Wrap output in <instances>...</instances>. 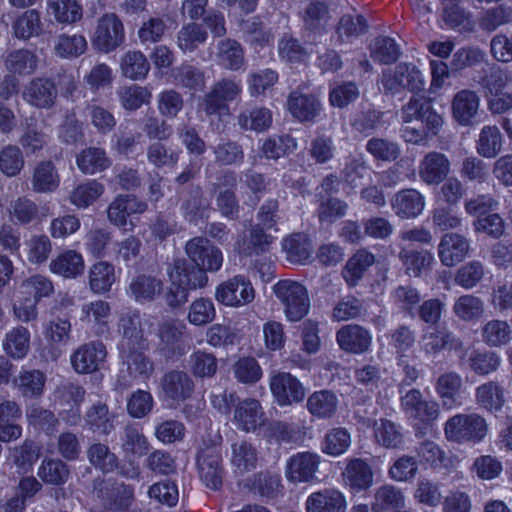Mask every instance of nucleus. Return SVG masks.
Instances as JSON below:
<instances>
[{"instance_id":"obj_1","label":"nucleus","mask_w":512,"mask_h":512,"mask_svg":"<svg viewBox=\"0 0 512 512\" xmlns=\"http://www.w3.org/2000/svg\"><path fill=\"white\" fill-rule=\"evenodd\" d=\"M184 250L190 262L184 258H177L172 263L184 267L183 270L188 274L192 271L200 272L203 284L207 285V272H216L222 266L223 255L221 250L203 236H196L187 241Z\"/></svg>"},{"instance_id":"obj_2","label":"nucleus","mask_w":512,"mask_h":512,"mask_svg":"<svg viewBox=\"0 0 512 512\" xmlns=\"http://www.w3.org/2000/svg\"><path fill=\"white\" fill-rule=\"evenodd\" d=\"M273 293L282 305L288 321H300L308 314L311 305L310 297L302 283L290 279L280 280L274 284Z\"/></svg>"},{"instance_id":"obj_3","label":"nucleus","mask_w":512,"mask_h":512,"mask_svg":"<svg viewBox=\"0 0 512 512\" xmlns=\"http://www.w3.org/2000/svg\"><path fill=\"white\" fill-rule=\"evenodd\" d=\"M183 268L181 265L170 263L166 270L170 285L165 293V301L171 309L185 305L189 300L190 291L206 286L200 272L192 271L188 274Z\"/></svg>"},{"instance_id":"obj_4","label":"nucleus","mask_w":512,"mask_h":512,"mask_svg":"<svg viewBox=\"0 0 512 512\" xmlns=\"http://www.w3.org/2000/svg\"><path fill=\"white\" fill-rule=\"evenodd\" d=\"M487 430L485 418L477 413L457 414L449 418L444 427L446 438L457 443L479 442Z\"/></svg>"},{"instance_id":"obj_5","label":"nucleus","mask_w":512,"mask_h":512,"mask_svg":"<svg viewBox=\"0 0 512 512\" xmlns=\"http://www.w3.org/2000/svg\"><path fill=\"white\" fill-rule=\"evenodd\" d=\"M196 460L199 475L204 484L210 489H219L222 486L224 474L220 445L204 442Z\"/></svg>"},{"instance_id":"obj_6","label":"nucleus","mask_w":512,"mask_h":512,"mask_svg":"<svg viewBox=\"0 0 512 512\" xmlns=\"http://www.w3.org/2000/svg\"><path fill=\"white\" fill-rule=\"evenodd\" d=\"M381 84L386 93H399L404 89L421 90L424 85L420 70L413 64L400 63L383 72Z\"/></svg>"},{"instance_id":"obj_7","label":"nucleus","mask_w":512,"mask_h":512,"mask_svg":"<svg viewBox=\"0 0 512 512\" xmlns=\"http://www.w3.org/2000/svg\"><path fill=\"white\" fill-rule=\"evenodd\" d=\"M124 39V26L116 14L106 13L98 20L92 40L97 50L104 53L114 51Z\"/></svg>"},{"instance_id":"obj_8","label":"nucleus","mask_w":512,"mask_h":512,"mask_svg":"<svg viewBox=\"0 0 512 512\" xmlns=\"http://www.w3.org/2000/svg\"><path fill=\"white\" fill-rule=\"evenodd\" d=\"M215 298L225 306L240 307L254 300L255 290L249 279L237 275L216 288Z\"/></svg>"},{"instance_id":"obj_9","label":"nucleus","mask_w":512,"mask_h":512,"mask_svg":"<svg viewBox=\"0 0 512 512\" xmlns=\"http://www.w3.org/2000/svg\"><path fill=\"white\" fill-rule=\"evenodd\" d=\"M242 88L239 82L231 78H223L213 84L211 90L204 96L202 107L206 115L218 114L227 107L226 102L234 101Z\"/></svg>"},{"instance_id":"obj_10","label":"nucleus","mask_w":512,"mask_h":512,"mask_svg":"<svg viewBox=\"0 0 512 512\" xmlns=\"http://www.w3.org/2000/svg\"><path fill=\"white\" fill-rule=\"evenodd\" d=\"M160 388L165 401L179 404L192 396L195 385L187 372L171 370L162 376Z\"/></svg>"},{"instance_id":"obj_11","label":"nucleus","mask_w":512,"mask_h":512,"mask_svg":"<svg viewBox=\"0 0 512 512\" xmlns=\"http://www.w3.org/2000/svg\"><path fill=\"white\" fill-rule=\"evenodd\" d=\"M320 462L321 458L316 453H297L288 459L285 477L293 484L313 482L317 480Z\"/></svg>"},{"instance_id":"obj_12","label":"nucleus","mask_w":512,"mask_h":512,"mask_svg":"<svg viewBox=\"0 0 512 512\" xmlns=\"http://www.w3.org/2000/svg\"><path fill=\"white\" fill-rule=\"evenodd\" d=\"M404 122L419 120L435 135L442 126V117L434 111L431 101L424 96H413L401 109Z\"/></svg>"},{"instance_id":"obj_13","label":"nucleus","mask_w":512,"mask_h":512,"mask_svg":"<svg viewBox=\"0 0 512 512\" xmlns=\"http://www.w3.org/2000/svg\"><path fill=\"white\" fill-rule=\"evenodd\" d=\"M419 346L426 357L435 359L445 349L462 350L463 342L452 331L442 328L425 331L420 337Z\"/></svg>"},{"instance_id":"obj_14","label":"nucleus","mask_w":512,"mask_h":512,"mask_svg":"<svg viewBox=\"0 0 512 512\" xmlns=\"http://www.w3.org/2000/svg\"><path fill=\"white\" fill-rule=\"evenodd\" d=\"M107 356L105 345L92 341L81 345L71 355V365L80 374H88L100 369Z\"/></svg>"},{"instance_id":"obj_15","label":"nucleus","mask_w":512,"mask_h":512,"mask_svg":"<svg viewBox=\"0 0 512 512\" xmlns=\"http://www.w3.org/2000/svg\"><path fill=\"white\" fill-rule=\"evenodd\" d=\"M118 332L121 335L119 351L130 349H147L148 340L144 333V325L137 313L123 315L119 319Z\"/></svg>"},{"instance_id":"obj_16","label":"nucleus","mask_w":512,"mask_h":512,"mask_svg":"<svg viewBox=\"0 0 512 512\" xmlns=\"http://www.w3.org/2000/svg\"><path fill=\"white\" fill-rule=\"evenodd\" d=\"M451 172L449 158L441 152L430 151L424 155L418 165L420 180L426 185L441 184Z\"/></svg>"},{"instance_id":"obj_17","label":"nucleus","mask_w":512,"mask_h":512,"mask_svg":"<svg viewBox=\"0 0 512 512\" xmlns=\"http://www.w3.org/2000/svg\"><path fill=\"white\" fill-rule=\"evenodd\" d=\"M270 389L280 406L300 403L305 397L302 383L290 373H279L271 378Z\"/></svg>"},{"instance_id":"obj_18","label":"nucleus","mask_w":512,"mask_h":512,"mask_svg":"<svg viewBox=\"0 0 512 512\" xmlns=\"http://www.w3.org/2000/svg\"><path fill=\"white\" fill-rule=\"evenodd\" d=\"M265 413L260 402L254 398H246L235 405L233 423L246 433L255 432L264 424Z\"/></svg>"},{"instance_id":"obj_19","label":"nucleus","mask_w":512,"mask_h":512,"mask_svg":"<svg viewBox=\"0 0 512 512\" xmlns=\"http://www.w3.org/2000/svg\"><path fill=\"white\" fill-rule=\"evenodd\" d=\"M390 205L394 214L400 219H414L423 212L426 200L417 189L406 188L393 195Z\"/></svg>"},{"instance_id":"obj_20","label":"nucleus","mask_w":512,"mask_h":512,"mask_svg":"<svg viewBox=\"0 0 512 512\" xmlns=\"http://www.w3.org/2000/svg\"><path fill=\"white\" fill-rule=\"evenodd\" d=\"M346 498L335 488H324L311 493L305 502L306 512H345Z\"/></svg>"},{"instance_id":"obj_21","label":"nucleus","mask_w":512,"mask_h":512,"mask_svg":"<svg viewBox=\"0 0 512 512\" xmlns=\"http://www.w3.org/2000/svg\"><path fill=\"white\" fill-rule=\"evenodd\" d=\"M336 339L342 350L353 354L368 351L372 342L369 331L356 324H349L340 328L336 334Z\"/></svg>"},{"instance_id":"obj_22","label":"nucleus","mask_w":512,"mask_h":512,"mask_svg":"<svg viewBox=\"0 0 512 512\" xmlns=\"http://www.w3.org/2000/svg\"><path fill=\"white\" fill-rule=\"evenodd\" d=\"M479 106L478 94L473 90L463 89L458 91L452 99V115L460 125H472L478 115Z\"/></svg>"},{"instance_id":"obj_23","label":"nucleus","mask_w":512,"mask_h":512,"mask_svg":"<svg viewBox=\"0 0 512 512\" xmlns=\"http://www.w3.org/2000/svg\"><path fill=\"white\" fill-rule=\"evenodd\" d=\"M55 84L47 78L32 79L23 90V98L38 108H50L57 98Z\"/></svg>"},{"instance_id":"obj_24","label":"nucleus","mask_w":512,"mask_h":512,"mask_svg":"<svg viewBox=\"0 0 512 512\" xmlns=\"http://www.w3.org/2000/svg\"><path fill=\"white\" fill-rule=\"evenodd\" d=\"M288 108L293 117L299 121L310 122L319 115L321 104L315 95L305 93L299 87L290 93Z\"/></svg>"},{"instance_id":"obj_25","label":"nucleus","mask_w":512,"mask_h":512,"mask_svg":"<svg viewBox=\"0 0 512 512\" xmlns=\"http://www.w3.org/2000/svg\"><path fill=\"white\" fill-rule=\"evenodd\" d=\"M468 251V240L456 233L445 234L438 245L440 261L447 267H452L461 262L468 254Z\"/></svg>"},{"instance_id":"obj_26","label":"nucleus","mask_w":512,"mask_h":512,"mask_svg":"<svg viewBox=\"0 0 512 512\" xmlns=\"http://www.w3.org/2000/svg\"><path fill=\"white\" fill-rule=\"evenodd\" d=\"M10 220L20 226H28L41 221L39 206L27 196L12 199L7 207Z\"/></svg>"},{"instance_id":"obj_27","label":"nucleus","mask_w":512,"mask_h":512,"mask_svg":"<svg viewBox=\"0 0 512 512\" xmlns=\"http://www.w3.org/2000/svg\"><path fill=\"white\" fill-rule=\"evenodd\" d=\"M186 326L176 320H164L158 328L160 349L167 355L183 352V337Z\"/></svg>"},{"instance_id":"obj_28","label":"nucleus","mask_w":512,"mask_h":512,"mask_svg":"<svg viewBox=\"0 0 512 512\" xmlns=\"http://www.w3.org/2000/svg\"><path fill=\"white\" fill-rule=\"evenodd\" d=\"M164 283L152 275L140 274L129 285L130 295L139 303L154 301L163 292Z\"/></svg>"},{"instance_id":"obj_29","label":"nucleus","mask_w":512,"mask_h":512,"mask_svg":"<svg viewBox=\"0 0 512 512\" xmlns=\"http://www.w3.org/2000/svg\"><path fill=\"white\" fill-rule=\"evenodd\" d=\"M476 404L491 413L502 410L505 404L504 388L496 381H487L475 389Z\"/></svg>"},{"instance_id":"obj_30","label":"nucleus","mask_w":512,"mask_h":512,"mask_svg":"<svg viewBox=\"0 0 512 512\" xmlns=\"http://www.w3.org/2000/svg\"><path fill=\"white\" fill-rule=\"evenodd\" d=\"M115 418L107 404L101 401L92 404L84 416L86 425L100 435H109L115 429Z\"/></svg>"},{"instance_id":"obj_31","label":"nucleus","mask_w":512,"mask_h":512,"mask_svg":"<svg viewBox=\"0 0 512 512\" xmlns=\"http://www.w3.org/2000/svg\"><path fill=\"white\" fill-rule=\"evenodd\" d=\"M71 324L66 319L57 318L48 323L46 327V338L50 347L44 349V356L47 360L56 361L62 354V350L55 345L65 344L70 338Z\"/></svg>"},{"instance_id":"obj_32","label":"nucleus","mask_w":512,"mask_h":512,"mask_svg":"<svg viewBox=\"0 0 512 512\" xmlns=\"http://www.w3.org/2000/svg\"><path fill=\"white\" fill-rule=\"evenodd\" d=\"M338 407V398L331 390L315 391L309 395L306 408L308 412L317 419L332 418Z\"/></svg>"},{"instance_id":"obj_33","label":"nucleus","mask_w":512,"mask_h":512,"mask_svg":"<svg viewBox=\"0 0 512 512\" xmlns=\"http://www.w3.org/2000/svg\"><path fill=\"white\" fill-rule=\"evenodd\" d=\"M345 483L353 490L368 489L373 482V472L367 462L354 458L348 461L343 472Z\"/></svg>"},{"instance_id":"obj_34","label":"nucleus","mask_w":512,"mask_h":512,"mask_svg":"<svg viewBox=\"0 0 512 512\" xmlns=\"http://www.w3.org/2000/svg\"><path fill=\"white\" fill-rule=\"evenodd\" d=\"M181 210L184 218L193 224L209 217L210 203L199 186L191 189L181 204Z\"/></svg>"},{"instance_id":"obj_35","label":"nucleus","mask_w":512,"mask_h":512,"mask_svg":"<svg viewBox=\"0 0 512 512\" xmlns=\"http://www.w3.org/2000/svg\"><path fill=\"white\" fill-rule=\"evenodd\" d=\"M230 462L240 474L254 470L258 463V451L246 440L236 441L231 445Z\"/></svg>"},{"instance_id":"obj_36","label":"nucleus","mask_w":512,"mask_h":512,"mask_svg":"<svg viewBox=\"0 0 512 512\" xmlns=\"http://www.w3.org/2000/svg\"><path fill=\"white\" fill-rule=\"evenodd\" d=\"M462 385V378L456 372H446L438 377L435 389L444 407L451 409L459 404Z\"/></svg>"},{"instance_id":"obj_37","label":"nucleus","mask_w":512,"mask_h":512,"mask_svg":"<svg viewBox=\"0 0 512 512\" xmlns=\"http://www.w3.org/2000/svg\"><path fill=\"white\" fill-rule=\"evenodd\" d=\"M30 332L24 326H17L6 333L2 348L7 356L20 360L26 357L30 350Z\"/></svg>"},{"instance_id":"obj_38","label":"nucleus","mask_w":512,"mask_h":512,"mask_svg":"<svg viewBox=\"0 0 512 512\" xmlns=\"http://www.w3.org/2000/svg\"><path fill=\"white\" fill-rule=\"evenodd\" d=\"M50 270L64 278H75L84 271V260L75 250H66L50 262Z\"/></svg>"},{"instance_id":"obj_39","label":"nucleus","mask_w":512,"mask_h":512,"mask_svg":"<svg viewBox=\"0 0 512 512\" xmlns=\"http://www.w3.org/2000/svg\"><path fill=\"white\" fill-rule=\"evenodd\" d=\"M45 382V374L37 369L22 370L13 380L14 386L26 398L40 397L43 394Z\"/></svg>"},{"instance_id":"obj_40","label":"nucleus","mask_w":512,"mask_h":512,"mask_svg":"<svg viewBox=\"0 0 512 512\" xmlns=\"http://www.w3.org/2000/svg\"><path fill=\"white\" fill-rule=\"evenodd\" d=\"M76 163L84 174L93 175L109 168L111 160L107 157L104 149L89 147L77 155Z\"/></svg>"},{"instance_id":"obj_41","label":"nucleus","mask_w":512,"mask_h":512,"mask_svg":"<svg viewBox=\"0 0 512 512\" xmlns=\"http://www.w3.org/2000/svg\"><path fill=\"white\" fill-rule=\"evenodd\" d=\"M87 47L88 44L83 35L62 33L55 38L53 50L60 58L73 59L84 54Z\"/></svg>"},{"instance_id":"obj_42","label":"nucleus","mask_w":512,"mask_h":512,"mask_svg":"<svg viewBox=\"0 0 512 512\" xmlns=\"http://www.w3.org/2000/svg\"><path fill=\"white\" fill-rule=\"evenodd\" d=\"M12 29L18 39L28 40L39 36L43 30L40 13L36 9L26 10L14 20Z\"/></svg>"},{"instance_id":"obj_43","label":"nucleus","mask_w":512,"mask_h":512,"mask_svg":"<svg viewBox=\"0 0 512 512\" xmlns=\"http://www.w3.org/2000/svg\"><path fill=\"white\" fill-rule=\"evenodd\" d=\"M481 336L488 347H501L512 340V327L507 321L491 319L483 325Z\"/></svg>"},{"instance_id":"obj_44","label":"nucleus","mask_w":512,"mask_h":512,"mask_svg":"<svg viewBox=\"0 0 512 512\" xmlns=\"http://www.w3.org/2000/svg\"><path fill=\"white\" fill-rule=\"evenodd\" d=\"M216 58L222 67L229 70H239L244 64L242 46L236 40L227 38L217 44Z\"/></svg>"},{"instance_id":"obj_45","label":"nucleus","mask_w":512,"mask_h":512,"mask_svg":"<svg viewBox=\"0 0 512 512\" xmlns=\"http://www.w3.org/2000/svg\"><path fill=\"white\" fill-rule=\"evenodd\" d=\"M144 350L119 351L129 374L135 378L147 379L154 372L153 362L144 354Z\"/></svg>"},{"instance_id":"obj_46","label":"nucleus","mask_w":512,"mask_h":512,"mask_svg":"<svg viewBox=\"0 0 512 512\" xmlns=\"http://www.w3.org/2000/svg\"><path fill=\"white\" fill-rule=\"evenodd\" d=\"M374 262L375 257L372 253L365 249L358 250L349 258L342 272L348 285L355 286Z\"/></svg>"},{"instance_id":"obj_47","label":"nucleus","mask_w":512,"mask_h":512,"mask_svg":"<svg viewBox=\"0 0 512 512\" xmlns=\"http://www.w3.org/2000/svg\"><path fill=\"white\" fill-rule=\"evenodd\" d=\"M405 497L402 490L393 485L385 484L375 490L372 512H384L404 507Z\"/></svg>"},{"instance_id":"obj_48","label":"nucleus","mask_w":512,"mask_h":512,"mask_svg":"<svg viewBox=\"0 0 512 512\" xmlns=\"http://www.w3.org/2000/svg\"><path fill=\"white\" fill-rule=\"evenodd\" d=\"M171 76L173 82L182 88L192 91H201L205 87L204 72L191 64H182L174 68Z\"/></svg>"},{"instance_id":"obj_49","label":"nucleus","mask_w":512,"mask_h":512,"mask_svg":"<svg viewBox=\"0 0 512 512\" xmlns=\"http://www.w3.org/2000/svg\"><path fill=\"white\" fill-rule=\"evenodd\" d=\"M82 320L92 323L97 327V333L103 334L107 331L108 322L111 316L110 304L104 300H96L82 306Z\"/></svg>"},{"instance_id":"obj_50","label":"nucleus","mask_w":512,"mask_h":512,"mask_svg":"<svg viewBox=\"0 0 512 512\" xmlns=\"http://www.w3.org/2000/svg\"><path fill=\"white\" fill-rule=\"evenodd\" d=\"M373 430L376 442L385 448H397L403 441L401 427L388 419L375 420Z\"/></svg>"},{"instance_id":"obj_51","label":"nucleus","mask_w":512,"mask_h":512,"mask_svg":"<svg viewBox=\"0 0 512 512\" xmlns=\"http://www.w3.org/2000/svg\"><path fill=\"white\" fill-rule=\"evenodd\" d=\"M59 185V177L51 161L37 164L32 177V188L36 193L54 191Z\"/></svg>"},{"instance_id":"obj_52","label":"nucleus","mask_w":512,"mask_h":512,"mask_svg":"<svg viewBox=\"0 0 512 512\" xmlns=\"http://www.w3.org/2000/svg\"><path fill=\"white\" fill-rule=\"evenodd\" d=\"M330 19L329 9L325 2L311 0L304 11L303 21L305 28L311 32L321 33Z\"/></svg>"},{"instance_id":"obj_53","label":"nucleus","mask_w":512,"mask_h":512,"mask_svg":"<svg viewBox=\"0 0 512 512\" xmlns=\"http://www.w3.org/2000/svg\"><path fill=\"white\" fill-rule=\"evenodd\" d=\"M453 313L462 321H477L484 314V302L472 294L462 295L455 300Z\"/></svg>"},{"instance_id":"obj_54","label":"nucleus","mask_w":512,"mask_h":512,"mask_svg":"<svg viewBox=\"0 0 512 512\" xmlns=\"http://www.w3.org/2000/svg\"><path fill=\"white\" fill-rule=\"evenodd\" d=\"M120 68L123 76L132 80H140L147 76L150 64L142 52L128 51L121 58Z\"/></svg>"},{"instance_id":"obj_55","label":"nucleus","mask_w":512,"mask_h":512,"mask_svg":"<svg viewBox=\"0 0 512 512\" xmlns=\"http://www.w3.org/2000/svg\"><path fill=\"white\" fill-rule=\"evenodd\" d=\"M15 291L32 297L39 303L43 297H49L53 293L54 287L47 277L37 274L22 280Z\"/></svg>"},{"instance_id":"obj_56","label":"nucleus","mask_w":512,"mask_h":512,"mask_svg":"<svg viewBox=\"0 0 512 512\" xmlns=\"http://www.w3.org/2000/svg\"><path fill=\"white\" fill-rule=\"evenodd\" d=\"M512 23V5L502 3L487 9L479 19V26L482 30L493 32L500 26Z\"/></svg>"},{"instance_id":"obj_57","label":"nucleus","mask_w":512,"mask_h":512,"mask_svg":"<svg viewBox=\"0 0 512 512\" xmlns=\"http://www.w3.org/2000/svg\"><path fill=\"white\" fill-rule=\"evenodd\" d=\"M40 479L49 485H63L70 476L69 467L60 459H44L38 469Z\"/></svg>"},{"instance_id":"obj_58","label":"nucleus","mask_w":512,"mask_h":512,"mask_svg":"<svg viewBox=\"0 0 512 512\" xmlns=\"http://www.w3.org/2000/svg\"><path fill=\"white\" fill-rule=\"evenodd\" d=\"M240 128L263 132L272 124V113L264 107L254 108L241 112L237 117Z\"/></svg>"},{"instance_id":"obj_59","label":"nucleus","mask_w":512,"mask_h":512,"mask_svg":"<svg viewBox=\"0 0 512 512\" xmlns=\"http://www.w3.org/2000/svg\"><path fill=\"white\" fill-rule=\"evenodd\" d=\"M121 448L125 456L141 457L149 450V442L139 428L126 426L121 436Z\"/></svg>"},{"instance_id":"obj_60","label":"nucleus","mask_w":512,"mask_h":512,"mask_svg":"<svg viewBox=\"0 0 512 512\" xmlns=\"http://www.w3.org/2000/svg\"><path fill=\"white\" fill-rule=\"evenodd\" d=\"M37 66V56L28 49L10 52L5 60L6 69L14 74H31Z\"/></svg>"},{"instance_id":"obj_61","label":"nucleus","mask_w":512,"mask_h":512,"mask_svg":"<svg viewBox=\"0 0 512 512\" xmlns=\"http://www.w3.org/2000/svg\"><path fill=\"white\" fill-rule=\"evenodd\" d=\"M297 149V141L290 135L267 138L261 146V154L268 160H278Z\"/></svg>"},{"instance_id":"obj_62","label":"nucleus","mask_w":512,"mask_h":512,"mask_svg":"<svg viewBox=\"0 0 512 512\" xmlns=\"http://www.w3.org/2000/svg\"><path fill=\"white\" fill-rule=\"evenodd\" d=\"M49 10L59 23L72 24L82 18V6L78 0H49Z\"/></svg>"},{"instance_id":"obj_63","label":"nucleus","mask_w":512,"mask_h":512,"mask_svg":"<svg viewBox=\"0 0 512 512\" xmlns=\"http://www.w3.org/2000/svg\"><path fill=\"white\" fill-rule=\"evenodd\" d=\"M115 281L114 266L108 262H98L89 271V285L93 292L104 293L111 289Z\"/></svg>"},{"instance_id":"obj_64","label":"nucleus","mask_w":512,"mask_h":512,"mask_svg":"<svg viewBox=\"0 0 512 512\" xmlns=\"http://www.w3.org/2000/svg\"><path fill=\"white\" fill-rule=\"evenodd\" d=\"M502 135L497 126H484L477 140V152L486 158H494L502 148Z\"/></svg>"}]
</instances>
